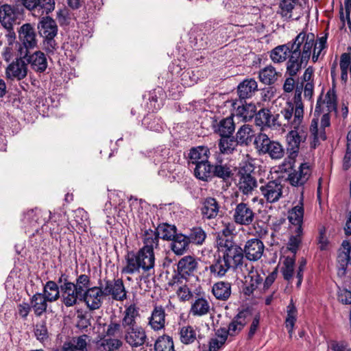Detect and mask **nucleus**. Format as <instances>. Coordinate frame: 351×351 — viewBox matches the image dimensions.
Returning <instances> with one entry per match:
<instances>
[{
  "label": "nucleus",
  "instance_id": "f257e3e1",
  "mask_svg": "<svg viewBox=\"0 0 351 351\" xmlns=\"http://www.w3.org/2000/svg\"><path fill=\"white\" fill-rule=\"evenodd\" d=\"M283 116L285 123L282 126L289 127L291 130L287 136L289 156L285 159L280 169L282 171H287L293 167L294 158L299 152L300 144L304 142L307 137V130L303 125L304 104L302 101V88H296L293 102H287Z\"/></svg>",
  "mask_w": 351,
  "mask_h": 351
},
{
  "label": "nucleus",
  "instance_id": "f03ea898",
  "mask_svg": "<svg viewBox=\"0 0 351 351\" xmlns=\"http://www.w3.org/2000/svg\"><path fill=\"white\" fill-rule=\"evenodd\" d=\"M141 239L143 247L136 252H128L124 257L121 274L132 275L143 274L150 276L154 274L155 254L154 250L159 248V236L155 230L147 228L145 224L141 228Z\"/></svg>",
  "mask_w": 351,
  "mask_h": 351
},
{
  "label": "nucleus",
  "instance_id": "7ed1b4c3",
  "mask_svg": "<svg viewBox=\"0 0 351 351\" xmlns=\"http://www.w3.org/2000/svg\"><path fill=\"white\" fill-rule=\"evenodd\" d=\"M337 109V97L334 90H329L324 98L317 101L314 117L309 128L311 147L315 148L327 138V130L330 126V114Z\"/></svg>",
  "mask_w": 351,
  "mask_h": 351
},
{
  "label": "nucleus",
  "instance_id": "20e7f679",
  "mask_svg": "<svg viewBox=\"0 0 351 351\" xmlns=\"http://www.w3.org/2000/svg\"><path fill=\"white\" fill-rule=\"evenodd\" d=\"M291 48V56L286 62V74L296 76L304 68L312 55L313 34L302 32L289 42Z\"/></svg>",
  "mask_w": 351,
  "mask_h": 351
},
{
  "label": "nucleus",
  "instance_id": "39448f33",
  "mask_svg": "<svg viewBox=\"0 0 351 351\" xmlns=\"http://www.w3.org/2000/svg\"><path fill=\"white\" fill-rule=\"evenodd\" d=\"M219 254L232 269L241 266L243 261V249L229 239L219 237L217 239Z\"/></svg>",
  "mask_w": 351,
  "mask_h": 351
},
{
  "label": "nucleus",
  "instance_id": "423d86ee",
  "mask_svg": "<svg viewBox=\"0 0 351 351\" xmlns=\"http://www.w3.org/2000/svg\"><path fill=\"white\" fill-rule=\"evenodd\" d=\"M254 144L260 154H267L273 160H280L285 155V149L282 144L271 140L264 133H259L256 136Z\"/></svg>",
  "mask_w": 351,
  "mask_h": 351
},
{
  "label": "nucleus",
  "instance_id": "0eeeda50",
  "mask_svg": "<svg viewBox=\"0 0 351 351\" xmlns=\"http://www.w3.org/2000/svg\"><path fill=\"white\" fill-rule=\"evenodd\" d=\"M261 204H275L285 197V186L280 180L261 182L259 186Z\"/></svg>",
  "mask_w": 351,
  "mask_h": 351
},
{
  "label": "nucleus",
  "instance_id": "6e6552de",
  "mask_svg": "<svg viewBox=\"0 0 351 351\" xmlns=\"http://www.w3.org/2000/svg\"><path fill=\"white\" fill-rule=\"evenodd\" d=\"M51 218L50 210H42L38 208L32 209L24 213L22 221L25 228L32 232V234L38 232L40 226L42 228Z\"/></svg>",
  "mask_w": 351,
  "mask_h": 351
},
{
  "label": "nucleus",
  "instance_id": "1a4fd4ad",
  "mask_svg": "<svg viewBox=\"0 0 351 351\" xmlns=\"http://www.w3.org/2000/svg\"><path fill=\"white\" fill-rule=\"evenodd\" d=\"M19 41L16 44L18 51L21 55L25 53L34 48L37 47L38 36L35 28L31 23H25L19 28Z\"/></svg>",
  "mask_w": 351,
  "mask_h": 351
},
{
  "label": "nucleus",
  "instance_id": "9d476101",
  "mask_svg": "<svg viewBox=\"0 0 351 351\" xmlns=\"http://www.w3.org/2000/svg\"><path fill=\"white\" fill-rule=\"evenodd\" d=\"M198 262L192 256L182 257L177 263L178 274L174 275L169 285L171 287L181 285L182 279H186L189 276L193 275L197 270Z\"/></svg>",
  "mask_w": 351,
  "mask_h": 351
},
{
  "label": "nucleus",
  "instance_id": "9b49d317",
  "mask_svg": "<svg viewBox=\"0 0 351 351\" xmlns=\"http://www.w3.org/2000/svg\"><path fill=\"white\" fill-rule=\"evenodd\" d=\"M246 200V197H242L241 202L236 204L232 214L235 223L245 226L251 225L256 217L254 210Z\"/></svg>",
  "mask_w": 351,
  "mask_h": 351
},
{
  "label": "nucleus",
  "instance_id": "f8f14e48",
  "mask_svg": "<svg viewBox=\"0 0 351 351\" xmlns=\"http://www.w3.org/2000/svg\"><path fill=\"white\" fill-rule=\"evenodd\" d=\"M99 282L105 297H110L116 301H123L127 298V291L121 279H104Z\"/></svg>",
  "mask_w": 351,
  "mask_h": 351
},
{
  "label": "nucleus",
  "instance_id": "ddd939ff",
  "mask_svg": "<svg viewBox=\"0 0 351 351\" xmlns=\"http://www.w3.org/2000/svg\"><path fill=\"white\" fill-rule=\"evenodd\" d=\"M27 54L23 53L13 60L5 69V76L11 81H20L25 78L28 73V66L25 58Z\"/></svg>",
  "mask_w": 351,
  "mask_h": 351
},
{
  "label": "nucleus",
  "instance_id": "4468645a",
  "mask_svg": "<svg viewBox=\"0 0 351 351\" xmlns=\"http://www.w3.org/2000/svg\"><path fill=\"white\" fill-rule=\"evenodd\" d=\"M283 108L280 112V114H276L272 115L271 111L267 108H263L260 110L257 113L255 112V123L256 125L260 127L267 126L269 128H276L282 126L285 123Z\"/></svg>",
  "mask_w": 351,
  "mask_h": 351
},
{
  "label": "nucleus",
  "instance_id": "2eb2a0df",
  "mask_svg": "<svg viewBox=\"0 0 351 351\" xmlns=\"http://www.w3.org/2000/svg\"><path fill=\"white\" fill-rule=\"evenodd\" d=\"M23 14L18 5L2 3L0 5V23L5 29H11L17 23V20Z\"/></svg>",
  "mask_w": 351,
  "mask_h": 351
},
{
  "label": "nucleus",
  "instance_id": "dca6fc26",
  "mask_svg": "<svg viewBox=\"0 0 351 351\" xmlns=\"http://www.w3.org/2000/svg\"><path fill=\"white\" fill-rule=\"evenodd\" d=\"M105 298L100 282L99 286L88 289L82 295V300L90 310L99 309Z\"/></svg>",
  "mask_w": 351,
  "mask_h": 351
},
{
  "label": "nucleus",
  "instance_id": "f3484780",
  "mask_svg": "<svg viewBox=\"0 0 351 351\" xmlns=\"http://www.w3.org/2000/svg\"><path fill=\"white\" fill-rule=\"evenodd\" d=\"M291 171L287 177V180L293 186H302L309 179L311 175L310 165L306 163H301L297 169H289L287 172Z\"/></svg>",
  "mask_w": 351,
  "mask_h": 351
},
{
  "label": "nucleus",
  "instance_id": "a211bd4d",
  "mask_svg": "<svg viewBox=\"0 0 351 351\" xmlns=\"http://www.w3.org/2000/svg\"><path fill=\"white\" fill-rule=\"evenodd\" d=\"M123 338L132 348L142 346L147 339L145 329L141 326L125 329Z\"/></svg>",
  "mask_w": 351,
  "mask_h": 351
},
{
  "label": "nucleus",
  "instance_id": "6ab92c4d",
  "mask_svg": "<svg viewBox=\"0 0 351 351\" xmlns=\"http://www.w3.org/2000/svg\"><path fill=\"white\" fill-rule=\"evenodd\" d=\"M60 291L62 302L66 307L73 306L77 304L79 297L82 300V294L76 289L73 282L65 280L60 285Z\"/></svg>",
  "mask_w": 351,
  "mask_h": 351
},
{
  "label": "nucleus",
  "instance_id": "aec40b11",
  "mask_svg": "<svg viewBox=\"0 0 351 351\" xmlns=\"http://www.w3.org/2000/svg\"><path fill=\"white\" fill-rule=\"evenodd\" d=\"M349 263L351 265V244L348 241H343L337 257V275L339 277L346 276Z\"/></svg>",
  "mask_w": 351,
  "mask_h": 351
},
{
  "label": "nucleus",
  "instance_id": "412c9836",
  "mask_svg": "<svg viewBox=\"0 0 351 351\" xmlns=\"http://www.w3.org/2000/svg\"><path fill=\"white\" fill-rule=\"evenodd\" d=\"M265 245L260 239H252L245 243L243 254L248 260L256 261L262 257Z\"/></svg>",
  "mask_w": 351,
  "mask_h": 351
},
{
  "label": "nucleus",
  "instance_id": "4be33fe9",
  "mask_svg": "<svg viewBox=\"0 0 351 351\" xmlns=\"http://www.w3.org/2000/svg\"><path fill=\"white\" fill-rule=\"evenodd\" d=\"M178 335L180 341L184 345H191L201 339L200 330L196 326L189 324L179 328Z\"/></svg>",
  "mask_w": 351,
  "mask_h": 351
},
{
  "label": "nucleus",
  "instance_id": "5701e85b",
  "mask_svg": "<svg viewBox=\"0 0 351 351\" xmlns=\"http://www.w3.org/2000/svg\"><path fill=\"white\" fill-rule=\"evenodd\" d=\"M25 60L27 65L29 64L31 69L36 73H43L47 68L46 56L41 51H36L32 53L29 51Z\"/></svg>",
  "mask_w": 351,
  "mask_h": 351
},
{
  "label": "nucleus",
  "instance_id": "b1692460",
  "mask_svg": "<svg viewBox=\"0 0 351 351\" xmlns=\"http://www.w3.org/2000/svg\"><path fill=\"white\" fill-rule=\"evenodd\" d=\"M207 269L214 278H221L225 276L232 269L221 254L218 253L217 255H215L213 261L207 267Z\"/></svg>",
  "mask_w": 351,
  "mask_h": 351
},
{
  "label": "nucleus",
  "instance_id": "393cba45",
  "mask_svg": "<svg viewBox=\"0 0 351 351\" xmlns=\"http://www.w3.org/2000/svg\"><path fill=\"white\" fill-rule=\"evenodd\" d=\"M166 313L162 306H155L148 317V326L154 331L163 329L165 326Z\"/></svg>",
  "mask_w": 351,
  "mask_h": 351
},
{
  "label": "nucleus",
  "instance_id": "a878e982",
  "mask_svg": "<svg viewBox=\"0 0 351 351\" xmlns=\"http://www.w3.org/2000/svg\"><path fill=\"white\" fill-rule=\"evenodd\" d=\"M304 212L303 204L301 202L289 210L288 219L291 223L290 230L297 229L298 232H303Z\"/></svg>",
  "mask_w": 351,
  "mask_h": 351
},
{
  "label": "nucleus",
  "instance_id": "bb28decb",
  "mask_svg": "<svg viewBox=\"0 0 351 351\" xmlns=\"http://www.w3.org/2000/svg\"><path fill=\"white\" fill-rule=\"evenodd\" d=\"M40 36L43 38H55L58 33V26L55 20L49 16H43L38 24Z\"/></svg>",
  "mask_w": 351,
  "mask_h": 351
},
{
  "label": "nucleus",
  "instance_id": "cd10ccee",
  "mask_svg": "<svg viewBox=\"0 0 351 351\" xmlns=\"http://www.w3.org/2000/svg\"><path fill=\"white\" fill-rule=\"evenodd\" d=\"M211 309L210 303L206 298L198 297L192 302L189 314L193 317H202L209 314Z\"/></svg>",
  "mask_w": 351,
  "mask_h": 351
},
{
  "label": "nucleus",
  "instance_id": "c85d7f7f",
  "mask_svg": "<svg viewBox=\"0 0 351 351\" xmlns=\"http://www.w3.org/2000/svg\"><path fill=\"white\" fill-rule=\"evenodd\" d=\"M257 187L256 179L250 173H240L238 188L240 192L242 193L243 196H248L252 195L253 191Z\"/></svg>",
  "mask_w": 351,
  "mask_h": 351
},
{
  "label": "nucleus",
  "instance_id": "c756f323",
  "mask_svg": "<svg viewBox=\"0 0 351 351\" xmlns=\"http://www.w3.org/2000/svg\"><path fill=\"white\" fill-rule=\"evenodd\" d=\"M220 206L216 199L207 197L202 202L201 213L204 219H212L219 215Z\"/></svg>",
  "mask_w": 351,
  "mask_h": 351
},
{
  "label": "nucleus",
  "instance_id": "7c9ffc66",
  "mask_svg": "<svg viewBox=\"0 0 351 351\" xmlns=\"http://www.w3.org/2000/svg\"><path fill=\"white\" fill-rule=\"evenodd\" d=\"M291 56V48L288 42L284 45H280L274 47L269 52V58L275 64H281L289 60Z\"/></svg>",
  "mask_w": 351,
  "mask_h": 351
},
{
  "label": "nucleus",
  "instance_id": "2f4dec72",
  "mask_svg": "<svg viewBox=\"0 0 351 351\" xmlns=\"http://www.w3.org/2000/svg\"><path fill=\"white\" fill-rule=\"evenodd\" d=\"M140 316L139 308L135 304L125 306L122 318V326L124 329L138 326L136 319Z\"/></svg>",
  "mask_w": 351,
  "mask_h": 351
},
{
  "label": "nucleus",
  "instance_id": "473e14b6",
  "mask_svg": "<svg viewBox=\"0 0 351 351\" xmlns=\"http://www.w3.org/2000/svg\"><path fill=\"white\" fill-rule=\"evenodd\" d=\"M170 248L177 256L185 254L189 248L190 242L187 236L179 233L171 241Z\"/></svg>",
  "mask_w": 351,
  "mask_h": 351
},
{
  "label": "nucleus",
  "instance_id": "72a5a7b5",
  "mask_svg": "<svg viewBox=\"0 0 351 351\" xmlns=\"http://www.w3.org/2000/svg\"><path fill=\"white\" fill-rule=\"evenodd\" d=\"M210 155V150L207 147L198 146L191 148L188 154L189 162L194 165L202 162H207Z\"/></svg>",
  "mask_w": 351,
  "mask_h": 351
},
{
  "label": "nucleus",
  "instance_id": "f704fd0d",
  "mask_svg": "<svg viewBox=\"0 0 351 351\" xmlns=\"http://www.w3.org/2000/svg\"><path fill=\"white\" fill-rule=\"evenodd\" d=\"M48 302L47 298L41 293H36L32 296L30 304L36 317L42 316L47 311Z\"/></svg>",
  "mask_w": 351,
  "mask_h": 351
},
{
  "label": "nucleus",
  "instance_id": "c9c22d12",
  "mask_svg": "<svg viewBox=\"0 0 351 351\" xmlns=\"http://www.w3.org/2000/svg\"><path fill=\"white\" fill-rule=\"evenodd\" d=\"M258 90V84L254 79L243 80L238 86V95L241 99L252 97Z\"/></svg>",
  "mask_w": 351,
  "mask_h": 351
},
{
  "label": "nucleus",
  "instance_id": "e433bc0d",
  "mask_svg": "<svg viewBox=\"0 0 351 351\" xmlns=\"http://www.w3.org/2000/svg\"><path fill=\"white\" fill-rule=\"evenodd\" d=\"M281 75L272 65H268L261 69L258 73L260 81L266 85L274 84Z\"/></svg>",
  "mask_w": 351,
  "mask_h": 351
},
{
  "label": "nucleus",
  "instance_id": "4c0bfd02",
  "mask_svg": "<svg viewBox=\"0 0 351 351\" xmlns=\"http://www.w3.org/2000/svg\"><path fill=\"white\" fill-rule=\"evenodd\" d=\"M123 346V341L120 338L108 337L101 339L96 343L98 351H115Z\"/></svg>",
  "mask_w": 351,
  "mask_h": 351
},
{
  "label": "nucleus",
  "instance_id": "58836bf2",
  "mask_svg": "<svg viewBox=\"0 0 351 351\" xmlns=\"http://www.w3.org/2000/svg\"><path fill=\"white\" fill-rule=\"evenodd\" d=\"M235 130V124L232 117L222 119L215 126V132L221 137L230 136Z\"/></svg>",
  "mask_w": 351,
  "mask_h": 351
},
{
  "label": "nucleus",
  "instance_id": "ea45409f",
  "mask_svg": "<svg viewBox=\"0 0 351 351\" xmlns=\"http://www.w3.org/2000/svg\"><path fill=\"white\" fill-rule=\"evenodd\" d=\"M247 323V313L240 312L238 313L228 326L229 335L235 336L239 334Z\"/></svg>",
  "mask_w": 351,
  "mask_h": 351
},
{
  "label": "nucleus",
  "instance_id": "a19ab883",
  "mask_svg": "<svg viewBox=\"0 0 351 351\" xmlns=\"http://www.w3.org/2000/svg\"><path fill=\"white\" fill-rule=\"evenodd\" d=\"M254 136V132L252 126L245 124L242 125L236 133V141L239 145H248Z\"/></svg>",
  "mask_w": 351,
  "mask_h": 351
},
{
  "label": "nucleus",
  "instance_id": "79ce46f5",
  "mask_svg": "<svg viewBox=\"0 0 351 351\" xmlns=\"http://www.w3.org/2000/svg\"><path fill=\"white\" fill-rule=\"evenodd\" d=\"M212 292L214 296L220 300H227L231 295V284L220 281L214 284Z\"/></svg>",
  "mask_w": 351,
  "mask_h": 351
},
{
  "label": "nucleus",
  "instance_id": "37998d69",
  "mask_svg": "<svg viewBox=\"0 0 351 351\" xmlns=\"http://www.w3.org/2000/svg\"><path fill=\"white\" fill-rule=\"evenodd\" d=\"M245 268L246 271L247 272V275L245 276L246 282H248L250 285V287L252 291L258 288V287L262 283L263 280V276L260 274L257 270L254 269V267L252 265L246 264L245 265Z\"/></svg>",
  "mask_w": 351,
  "mask_h": 351
},
{
  "label": "nucleus",
  "instance_id": "c03bdc74",
  "mask_svg": "<svg viewBox=\"0 0 351 351\" xmlns=\"http://www.w3.org/2000/svg\"><path fill=\"white\" fill-rule=\"evenodd\" d=\"M155 231L164 241H171L178 234L176 226L167 223L158 224Z\"/></svg>",
  "mask_w": 351,
  "mask_h": 351
},
{
  "label": "nucleus",
  "instance_id": "a18cd8bd",
  "mask_svg": "<svg viewBox=\"0 0 351 351\" xmlns=\"http://www.w3.org/2000/svg\"><path fill=\"white\" fill-rule=\"evenodd\" d=\"M339 67L341 70V80L346 84L348 81V72L351 76V53L345 52L340 56Z\"/></svg>",
  "mask_w": 351,
  "mask_h": 351
},
{
  "label": "nucleus",
  "instance_id": "49530a36",
  "mask_svg": "<svg viewBox=\"0 0 351 351\" xmlns=\"http://www.w3.org/2000/svg\"><path fill=\"white\" fill-rule=\"evenodd\" d=\"M213 166L210 165L208 160L195 165L194 174L195 177L203 181H208L213 177Z\"/></svg>",
  "mask_w": 351,
  "mask_h": 351
},
{
  "label": "nucleus",
  "instance_id": "de8ad7c7",
  "mask_svg": "<svg viewBox=\"0 0 351 351\" xmlns=\"http://www.w3.org/2000/svg\"><path fill=\"white\" fill-rule=\"evenodd\" d=\"M86 338V335H82L64 343L62 351H88Z\"/></svg>",
  "mask_w": 351,
  "mask_h": 351
},
{
  "label": "nucleus",
  "instance_id": "09e8293b",
  "mask_svg": "<svg viewBox=\"0 0 351 351\" xmlns=\"http://www.w3.org/2000/svg\"><path fill=\"white\" fill-rule=\"evenodd\" d=\"M238 145V142L231 136L221 137L218 143L220 152L226 155L232 154Z\"/></svg>",
  "mask_w": 351,
  "mask_h": 351
},
{
  "label": "nucleus",
  "instance_id": "8fccbe9b",
  "mask_svg": "<svg viewBox=\"0 0 351 351\" xmlns=\"http://www.w3.org/2000/svg\"><path fill=\"white\" fill-rule=\"evenodd\" d=\"M60 287L52 280L47 281L44 286L43 294L49 300V302H56L60 297Z\"/></svg>",
  "mask_w": 351,
  "mask_h": 351
},
{
  "label": "nucleus",
  "instance_id": "3c124183",
  "mask_svg": "<svg viewBox=\"0 0 351 351\" xmlns=\"http://www.w3.org/2000/svg\"><path fill=\"white\" fill-rule=\"evenodd\" d=\"M36 8L33 10L32 14L34 16H41L44 14H48L55 8L54 0H37Z\"/></svg>",
  "mask_w": 351,
  "mask_h": 351
},
{
  "label": "nucleus",
  "instance_id": "603ef678",
  "mask_svg": "<svg viewBox=\"0 0 351 351\" xmlns=\"http://www.w3.org/2000/svg\"><path fill=\"white\" fill-rule=\"evenodd\" d=\"M256 106L253 104H245L239 106L235 112L237 117L242 118L244 121L251 120L255 115Z\"/></svg>",
  "mask_w": 351,
  "mask_h": 351
},
{
  "label": "nucleus",
  "instance_id": "864d4df0",
  "mask_svg": "<svg viewBox=\"0 0 351 351\" xmlns=\"http://www.w3.org/2000/svg\"><path fill=\"white\" fill-rule=\"evenodd\" d=\"M287 315L285 321V326L289 333L290 336H291L295 323L296 322L297 318V308L295 306L293 301L291 300L290 304L287 306Z\"/></svg>",
  "mask_w": 351,
  "mask_h": 351
},
{
  "label": "nucleus",
  "instance_id": "5fc2aeb1",
  "mask_svg": "<svg viewBox=\"0 0 351 351\" xmlns=\"http://www.w3.org/2000/svg\"><path fill=\"white\" fill-rule=\"evenodd\" d=\"M233 175L232 171L228 164H217L213 166V176L227 180Z\"/></svg>",
  "mask_w": 351,
  "mask_h": 351
},
{
  "label": "nucleus",
  "instance_id": "6e6d98bb",
  "mask_svg": "<svg viewBox=\"0 0 351 351\" xmlns=\"http://www.w3.org/2000/svg\"><path fill=\"white\" fill-rule=\"evenodd\" d=\"M154 349L155 351H174L172 338L167 335L159 337L155 343Z\"/></svg>",
  "mask_w": 351,
  "mask_h": 351
},
{
  "label": "nucleus",
  "instance_id": "4d7b16f0",
  "mask_svg": "<svg viewBox=\"0 0 351 351\" xmlns=\"http://www.w3.org/2000/svg\"><path fill=\"white\" fill-rule=\"evenodd\" d=\"M327 36L326 35L322 36L318 38L317 41L315 40V36L313 35V52H312V60L313 62H316L322 51L326 47Z\"/></svg>",
  "mask_w": 351,
  "mask_h": 351
},
{
  "label": "nucleus",
  "instance_id": "13d9d810",
  "mask_svg": "<svg viewBox=\"0 0 351 351\" xmlns=\"http://www.w3.org/2000/svg\"><path fill=\"white\" fill-rule=\"evenodd\" d=\"M187 237L190 243H192L196 245H202L205 241L206 234L202 228L196 227L191 230Z\"/></svg>",
  "mask_w": 351,
  "mask_h": 351
},
{
  "label": "nucleus",
  "instance_id": "bf43d9fd",
  "mask_svg": "<svg viewBox=\"0 0 351 351\" xmlns=\"http://www.w3.org/2000/svg\"><path fill=\"white\" fill-rule=\"evenodd\" d=\"M122 326H123L117 322L110 321L106 325V335L108 337H121L123 335Z\"/></svg>",
  "mask_w": 351,
  "mask_h": 351
},
{
  "label": "nucleus",
  "instance_id": "052dcab7",
  "mask_svg": "<svg viewBox=\"0 0 351 351\" xmlns=\"http://www.w3.org/2000/svg\"><path fill=\"white\" fill-rule=\"evenodd\" d=\"M16 43H10L8 44V45L4 47L3 51L2 52V56L3 60L9 62L14 58H18L19 57V51L17 50L18 47H16Z\"/></svg>",
  "mask_w": 351,
  "mask_h": 351
},
{
  "label": "nucleus",
  "instance_id": "680f3d73",
  "mask_svg": "<svg viewBox=\"0 0 351 351\" xmlns=\"http://www.w3.org/2000/svg\"><path fill=\"white\" fill-rule=\"evenodd\" d=\"M295 265V260L291 257H286L283 266L282 267V272L284 278L286 280L289 281L293 278V268Z\"/></svg>",
  "mask_w": 351,
  "mask_h": 351
},
{
  "label": "nucleus",
  "instance_id": "e2e57ef3",
  "mask_svg": "<svg viewBox=\"0 0 351 351\" xmlns=\"http://www.w3.org/2000/svg\"><path fill=\"white\" fill-rule=\"evenodd\" d=\"M75 287L80 292L82 295L89 288H90V277L86 274H81L76 278Z\"/></svg>",
  "mask_w": 351,
  "mask_h": 351
},
{
  "label": "nucleus",
  "instance_id": "0e129e2a",
  "mask_svg": "<svg viewBox=\"0 0 351 351\" xmlns=\"http://www.w3.org/2000/svg\"><path fill=\"white\" fill-rule=\"evenodd\" d=\"M290 230L292 235L288 243V248L292 252H295L301 243L302 232H298L297 229Z\"/></svg>",
  "mask_w": 351,
  "mask_h": 351
},
{
  "label": "nucleus",
  "instance_id": "69168bd1",
  "mask_svg": "<svg viewBox=\"0 0 351 351\" xmlns=\"http://www.w3.org/2000/svg\"><path fill=\"white\" fill-rule=\"evenodd\" d=\"M181 80L184 86H191L197 82L198 77L193 71L187 70L182 73Z\"/></svg>",
  "mask_w": 351,
  "mask_h": 351
},
{
  "label": "nucleus",
  "instance_id": "338daca9",
  "mask_svg": "<svg viewBox=\"0 0 351 351\" xmlns=\"http://www.w3.org/2000/svg\"><path fill=\"white\" fill-rule=\"evenodd\" d=\"M295 0H283L280 3L281 14L283 17L290 19L291 12L294 8Z\"/></svg>",
  "mask_w": 351,
  "mask_h": 351
},
{
  "label": "nucleus",
  "instance_id": "774afa93",
  "mask_svg": "<svg viewBox=\"0 0 351 351\" xmlns=\"http://www.w3.org/2000/svg\"><path fill=\"white\" fill-rule=\"evenodd\" d=\"M176 293L179 299L183 302L188 301L193 297L192 291L186 285L179 286Z\"/></svg>",
  "mask_w": 351,
  "mask_h": 351
}]
</instances>
